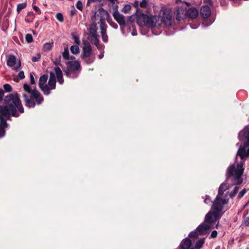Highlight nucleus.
I'll return each mask as SVG.
<instances>
[{
  "mask_svg": "<svg viewBox=\"0 0 249 249\" xmlns=\"http://www.w3.org/2000/svg\"><path fill=\"white\" fill-rule=\"evenodd\" d=\"M4 105H0V138L5 135V128L8 127L7 120L11 116L18 117L24 112L23 107L17 93H10L5 96Z\"/></svg>",
  "mask_w": 249,
  "mask_h": 249,
  "instance_id": "nucleus-1",
  "label": "nucleus"
},
{
  "mask_svg": "<svg viewBox=\"0 0 249 249\" xmlns=\"http://www.w3.org/2000/svg\"><path fill=\"white\" fill-rule=\"evenodd\" d=\"M236 145L239 146L236 156L240 157L241 161L237 164L236 166L233 164L227 168L226 180L231 178L233 184L237 185L241 184L243 181L242 178L244 171L243 165L245 163V160L249 157V146H246L244 143L240 142H238Z\"/></svg>",
  "mask_w": 249,
  "mask_h": 249,
  "instance_id": "nucleus-2",
  "label": "nucleus"
},
{
  "mask_svg": "<svg viewBox=\"0 0 249 249\" xmlns=\"http://www.w3.org/2000/svg\"><path fill=\"white\" fill-rule=\"evenodd\" d=\"M158 18L155 16H150L142 13L137 10L136 21L140 26H147L151 28L152 32L154 33V24L158 22Z\"/></svg>",
  "mask_w": 249,
  "mask_h": 249,
  "instance_id": "nucleus-3",
  "label": "nucleus"
},
{
  "mask_svg": "<svg viewBox=\"0 0 249 249\" xmlns=\"http://www.w3.org/2000/svg\"><path fill=\"white\" fill-rule=\"evenodd\" d=\"M23 98L25 106L28 108H34L36 106V103L39 105L44 101V98L39 91H34L33 94L29 95L23 94Z\"/></svg>",
  "mask_w": 249,
  "mask_h": 249,
  "instance_id": "nucleus-4",
  "label": "nucleus"
},
{
  "mask_svg": "<svg viewBox=\"0 0 249 249\" xmlns=\"http://www.w3.org/2000/svg\"><path fill=\"white\" fill-rule=\"evenodd\" d=\"M158 18V24H154V35L160 34L162 31V25L169 26L171 25L172 16L168 11H164L161 17L157 16Z\"/></svg>",
  "mask_w": 249,
  "mask_h": 249,
  "instance_id": "nucleus-5",
  "label": "nucleus"
},
{
  "mask_svg": "<svg viewBox=\"0 0 249 249\" xmlns=\"http://www.w3.org/2000/svg\"><path fill=\"white\" fill-rule=\"evenodd\" d=\"M67 67L65 73L68 77L72 78L78 77L81 70V65L78 61H70L67 63Z\"/></svg>",
  "mask_w": 249,
  "mask_h": 249,
  "instance_id": "nucleus-6",
  "label": "nucleus"
},
{
  "mask_svg": "<svg viewBox=\"0 0 249 249\" xmlns=\"http://www.w3.org/2000/svg\"><path fill=\"white\" fill-rule=\"evenodd\" d=\"M229 199L221 198L217 195L213 203L212 208L213 211L216 213L220 214V213L223 209V206L227 204Z\"/></svg>",
  "mask_w": 249,
  "mask_h": 249,
  "instance_id": "nucleus-7",
  "label": "nucleus"
},
{
  "mask_svg": "<svg viewBox=\"0 0 249 249\" xmlns=\"http://www.w3.org/2000/svg\"><path fill=\"white\" fill-rule=\"evenodd\" d=\"M240 143H244L246 146H249V125L245 126L241 130L238 135Z\"/></svg>",
  "mask_w": 249,
  "mask_h": 249,
  "instance_id": "nucleus-8",
  "label": "nucleus"
},
{
  "mask_svg": "<svg viewBox=\"0 0 249 249\" xmlns=\"http://www.w3.org/2000/svg\"><path fill=\"white\" fill-rule=\"evenodd\" d=\"M54 64L57 67L54 68V71L56 75V78L58 82L60 84H62L64 83V79L63 77L62 71L58 66H61V56L59 55L58 57L55 58L53 61Z\"/></svg>",
  "mask_w": 249,
  "mask_h": 249,
  "instance_id": "nucleus-9",
  "label": "nucleus"
},
{
  "mask_svg": "<svg viewBox=\"0 0 249 249\" xmlns=\"http://www.w3.org/2000/svg\"><path fill=\"white\" fill-rule=\"evenodd\" d=\"M221 215L218 213L216 214L213 212H209L205 216L204 223L211 225L212 228H213L214 225L220 219Z\"/></svg>",
  "mask_w": 249,
  "mask_h": 249,
  "instance_id": "nucleus-10",
  "label": "nucleus"
},
{
  "mask_svg": "<svg viewBox=\"0 0 249 249\" xmlns=\"http://www.w3.org/2000/svg\"><path fill=\"white\" fill-rule=\"evenodd\" d=\"M108 12L101 8L95 13L94 18L95 20H99L98 23L100 24L101 23L105 22V20L108 18Z\"/></svg>",
  "mask_w": 249,
  "mask_h": 249,
  "instance_id": "nucleus-11",
  "label": "nucleus"
},
{
  "mask_svg": "<svg viewBox=\"0 0 249 249\" xmlns=\"http://www.w3.org/2000/svg\"><path fill=\"white\" fill-rule=\"evenodd\" d=\"M48 79V75L44 74L41 75L39 80L38 86L41 90L43 92L45 95L48 96L49 95V91L48 88V85L47 81Z\"/></svg>",
  "mask_w": 249,
  "mask_h": 249,
  "instance_id": "nucleus-12",
  "label": "nucleus"
},
{
  "mask_svg": "<svg viewBox=\"0 0 249 249\" xmlns=\"http://www.w3.org/2000/svg\"><path fill=\"white\" fill-rule=\"evenodd\" d=\"M174 15L178 21H181L187 18L186 8L177 7L174 12Z\"/></svg>",
  "mask_w": 249,
  "mask_h": 249,
  "instance_id": "nucleus-13",
  "label": "nucleus"
},
{
  "mask_svg": "<svg viewBox=\"0 0 249 249\" xmlns=\"http://www.w3.org/2000/svg\"><path fill=\"white\" fill-rule=\"evenodd\" d=\"M83 43L84 46L82 48L81 58L88 57V56L92 55V48L90 43L88 41H85Z\"/></svg>",
  "mask_w": 249,
  "mask_h": 249,
  "instance_id": "nucleus-14",
  "label": "nucleus"
},
{
  "mask_svg": "<svg viewBox=\"0 0 249 249\" xmlns=\"http://www.w3.org/2000/svg\"><path fill=\"white\" fill-rule=\"evenodd\" d=\"M115 11L113 13V16L114 19L117 21L120 26H124L125 25V17L122 14H120L117 10H114Z\"/></svg>",
  "mask_w": 249,
  "mask_h": 249,
  "instance_id": "nucleus-15",
  "label": "nucleus"
},
{
  "mask_svg": "<svg viewBox=\"0 0 249 249\" xmlns=\"http://www.w3.org/2000/svg\"><path fill=\"white\" fill-rule=\"evenodd\" d=\"M48 88L49 91V94L51 93V90L54 89L56 88V78L53 72H51L50 73V77L48 81Z\"/></svg>",
  "mask_w": 249,
  "mask_h": 249,
  "instance_id": "nucleus-16",
  "label": "nucleus"
},
{
  "mask_svg": "<svg viewBox=\"0 0 249 249\" xmlns=\"http://www.w3.org/2000/svg\"><path fill=\"white\" fill-rule=\"evenodd\" d=\"M212 228L211 225L205 224V223L199 225L196 228V231L200 235L207 234L209 230Z\"/></svg>",
  "mask_w": 249,
  "mask_h": 249,
  "instance_id": "nucleus-17",
  "label": "nucleus"
},
{
  "mask_svg": "<svg viewBox=\"0 0 249 249\" xmlns=\"http://www.w3.org/2000/svg\"><path fill=\"white\" fill-rule=\"evenodd\" d=\"M100 28L103 41L104 42H107L108 41V36L107 34V25L105 22L101 23L100 25Z\"/></svg>",
  "mask_w": 249,
  "mask_h": 249,
  "instance_id": "nucleus-18",
  "label": "nucleus"
},
{
  "mask_svg": "<svg viewBox=\"0 0 249 249\" xmlns=\"http://www.w3.org/2000/svg\"><path fill=\"white\" fill-rule=\"evenodd\" d=\"M211 15V10L208 5L202 6L200 9V15L203 18H207Z\"/></svg>",
  "mask_w": 249,
  "mask_h": 249,
  "instance_id": "nucleus-19",
  "label": "nucleus"
},
{
  "mask_svg": "<svg viewBox=\"0 0 249 249\" xmlns=\"http://www.w3.org/2000/svg\"><path fill=\"white\" fill-rule=\"evenodd\" d=\"M187 18H189L192 19L196 18L198 15V12L195 8H191L186 9Z\"/></svg>",
  "mask_w": 249,
  "mask_h": 249,
  "instance_id": "nucleus-20",
  "label": "nucleus"
},
{
  "mask_svg": "<svg viewBox=\"0 0 249 249\" xmlns=\"http://www.w3.org/2000/svg\"><path fill=\"white\" fill-rule=\"evenodd\" d=\"M192 245L191 239L188 238H185L181 242L179 247L180 249H189Z\"/></svg>",
  "mask_w": 249,
  "mask_h": 249,
  "instance_id": "nucleus-21",
  "label": "nucleus"
},
{
  "mask_svg": "<svg viewBox=\"0 0 249 249\" xmlns=\"http://www.w3.org/2000/svg\"><path fill=\"white\" fill-rule=\"evenodd\" d=\"M98 35L90 36V41L92 44L95 45L98 50H101L102 46L99 44V40L98 39Z\"/></svg>",
  "mask_w": 249,
  "mask_h": 249,
  "instance_id": "nucleus-22",
  "label": "nucleus"
},
{
  "mask_svg": "<svg viewBox=\"0 0 249 249\" xmlns=\"http://www.w3.org/2000/svg\"><path fill=\"white\" fill-rule=\"evenodd\" d=\"M98 27L95 23H92L89 26V36L98 35Z\"/></svg>",
  "mask_w": 249,
  "mask_h": 249,
  "instance_id": "nucleus-23",
  "label": "nucleus"
},
{
  "mask_svg": "<svg viewBox=\"0 0 249 249\" xmlns=\"http://www.w3.org/2000/svg\"><path fill=\"white\" fill-rule=\"evenodd\" d=\"M23 89L25 92L28 93L29 95L33 94L34 91H38L36 87H32L27 84H24L23 85Z\"/></svg>",
  "mask_w": 249,
  "mask_h": 249,
  "instance_id": "nucleus-24",
  "label": "nucleus"
},
{
  "mask_svg": "<svg viewBox=\"0 0 249 249\" xmlns=\"http://www.w3.org/2000/svg\"><path fill=\"white\" fill-rule=\"evenodd\" d=\"M229 189V186L227 185L226 182L222 183L219 186L218 189V196H222L224 193Z\"/></svg>",
  "mask_w": 249,
  "mask_h": 249,
  "instance_id": "nucleus-25",
  "label": "nucleus"
},
{
  "mask_svg": "<svg viewBox=\"0 0 249 249\" xmlns=\"http://www.w3.org/2000/svg\"><path fill=\"white\" fill-rule=\"evenodd\" d=\"M16 62V57L13 55H9L7 61V65L9 67H13Z\"/></svg>",
  "mask_w": 249,
  "mask_h": 249,
  "instance_id": "nucleus-26",
  "label": "nucleus"
},
{
  "mask_svg": "<svg viewBox=\"0 0 249 249\" xmlns=\"http://www.w3.org/2000/svg\"><path fill=\"white\" fill-rule=\"evenodd\" d=\"M81 59L87 64H91L95 60V56L93 55H89L88 57H82Z\"/></svg>",
  "mask_w": 249,
  "mask_h": 249,
  "instance_id": "nucleus-27",
  "label": "nucleus"
},
{
  "mask_svg": "<svg viewBox=\"0 0 249 249\" xmlns=\"http://www.w3.org/2000/svg\"><path fill=\"white\" fill-rule=\"evenodd\" d=\"M205 238H201L198 240L196 243L195 248L196 249H199L201 248L204 243Z\"/></svg>",
  "mask_w": 249,
  "mask_h": 249,
  "instance_id": "nucleus-28",
  "label": "nucleus"
},
{
  "mask_svg": "<svg viewBox=\"0 0 249 249\" xmlns=\"http://www.w3.org/2000/svg\"><path fill=\"white\" fill-rule=\"evenodd\" d=\"M35 16L33 13L32 12H29L28 13V15L25 18V20L26 22H31L33 21V19H34Z\"/></svg>",
  "mask_w": 249,
  "mask_h": 249,
  "instance_id": "nucleus-29",
  "label": "nucleus"
},
{
  "mask_svg": "<svg viewBox=\"0 0 249 249\" xmlns=\"http://www.w3.org/2000/svg\"><path fill=\"white\" fill-rule=\"evenodd\" d=\"M70 50L73 54H78L80 52V49L77 45L71 46L70 48Z\"/></svg>",
  "mask_w": 249,
  "mask_h": 249,
  "instance_id": "nucleus-30",
  "label": "nucleus"
},
{
  "mask_svg": "<svg viewBox=\"0 0 249 249\" xmlns=\"http://www.w3.org/2000/svg\"><path fill=\"white\" fill-rule=\"evenodd\" d=\"M27 6V3L26 2L21 3L18 4L17 7V11L18 13H19L20 11L25 8Z\"/></svg>",
  "mask_w": 249,
  "mask_h": 249,
  "instance_id": "nucleus-31",
  "label": "nucleus"
},
{
  "mask_svg": "<svg viewBox=\"0 0 249 249\" xmlns=\"http://www.w3.org/2000/svg\"><path fill=\"white\" fill-rule=\"evenodd\" d=\"M53 43H46L43 45V49L44 51L47 52L52 49Z\"/></svg>",
  "mask_w": 249,
  "mask_h": 249,
  "instance_id": "nucleus-32",
  "label": "nucleus"
},
{
  "mask_svg": "<svg viewBox=\"0 0 249 249\" xmlns=\"http://www.w3.org/2000/svg\"><path fill=\"white\" fill-rule=\"evenodd\" d=\"M62 56L64 59L66 60L70 59L69 52L67 47L64 49V52L62 53Z\"/></svg>",
  "mask_w": 249,
  "mask_h": 249,
  "instance_id": "nucleus-33",
  "label": "nucleus"
},
{
  "mask_svg": "<svg viewBox=\"0 0 249 249\" xmlns=\"http://www.w3.org/2000/svg\"><path fill=\"white\" fill-rule=\"evenodd\" d=\"M239 189V187L236 186L233 191L230 194L229 196L231 198H233L234 196H235V195L238 192V190Z\"/></svg>",
  "mask_w": 249,
  "mask_h": 249,
  "instance_id": "nucleus-34",
  "label": "nucleus"
},
{
  "mask_svg": "<svg viewBox=\"0 0 249 249\" xmlns=\"http://www.w3.org/2000/svg\"><path fill=\"white\" fill-rule=\"evenodd\" d=\"M108 2H109L111 6L112 7V9L114 10H117L118 9V5L115 3V1L117 0H107Z\"/></svg>",
  "mask_w": 249,
  "mask_h": 249,
  "instance_id": "nucleus-35",
  "label": "nucleus"
},
{
  "mask_svg": "<svg viewBox=\"0 0 249 249\" xmlns=\"http://www.w3.org/2000/svg\"><path fill=\"white\" fill-rule=\"evenodd\" d=\"M131 9V6L130 4H126L122 9V12L127 14Z\"/></svg>",
  "mask_w": 249,
  "mask_h": 249,
  "instance_id": "nucleus-36",
  "label": "nucleus"
},
{
  "mask_svg": "<svg viewBox=\"0 0 249 249\" xmlns=\"http://www.w3.org/2000/svg\"><path fill=\"white\" fill-rule=\"evenodd\" d=\"M25 40L27 43H31L33 41L32 35L30 34H27L25 36Z\"/></svg>",
  "mask_w": 249,
  "mask_h": 249,
  "instance_id": "nucleus-37",
  "label": "nucleus"
},
{
  "mask_svg": "<svg viewBox=\"0 0 249 249\" xmlns=\"http://www.w3.org/2000/svg\"><path fill=\"white\" fill-rule=\"evenodd\" d=\"M72 38L74 40V42L76 45H79L80 44V40L79 37L76 36V35L72 34Z\"/></svg>",
  "mask_w": 249,
  "mask_h": 249,
  "instance_id": "nucleus-38",
  "label": "nucleus"
},
{
  "mask_svg": "<svg viewBox=\"0 0 249 249\" xmlns=\"http://www.w3.org/2000/svg\"><path fill=\"white\" fill-rule=\"evenodd\" d=\"M3 88L4 90L6 92H10L12 89V87L8 84H4L3 85Z\"/></svg>",
  "mask_w": 249,
  "mask_h": 249,
  "instance_id": "nucleus-39",
  "label": "nucleus"
},
{
  "mask_svg": "<svg viewBox=\"0 0 249 249\" xmlns=\"http://www.w3.org/2000/svg\"><path fill=\"white\" fill-rule=\"evenodd\" d=\"M56 19L60 22H62L64 21L63 15L60 13H58L56 15Z\"/></svg>",
  "mask_w": 249,
  "mask_h": 249,
  "instance_id": "nucleus-40",
  "label": "nucleus"
},
{
  "mask_svg": "<svg viewBox=\"0 0 249 249\" xmlns=\"http://www.w3.org/2000/svg\"><path fill=\"white\" fill-rule=\"evenodd\" d=\"M199 233H198V232L196 231V230L195 231H191L189 234V236L190 237H195V238H196L197 237V236H198Z\"/></svg>",
  "mask_w": 249,
  "mask_h": 249,
  "instance_id": "nucleus-41",
  "label": "nucleus"
},
{
  "mask_svg": "<svg viewBox=\"0 0 249 249\" xmlns=\"http://www.w3.org/2000/svg\"><path fill=\"white\" fill-rule=\"evenodd\" d=\"M76 7L78 10L82 11L83 10V3L82 1H81L80 0L78 1L76 3Z\"/></svg>",
  "mask_w": 249,
  "mask_h": 249,
  "instance_id": "nucleus-42",
  "label": "nucleus"
},
{
  "mask_svg": "<svg viewBox=\"0 0 249 249\" xmlns=\"http://www.w3.org/2000/svg\"><path fill=\"white\" fill-rule=\"evenodd\" d=\"M41 56L40 54H37L36 56H34L32 57V60L33 62H37L40 59Z\"/></svg>",
  "mask_w": 249,
  "mask_h": 249,
  "instance_id": "nucleus-43",
  "label": "nucleus"
},
{
  "mask_svg": "<svg viewBox=\"0 0 249 249\" xmlns=\"http://www.w3.org/2000/svg\"><path fill=\"white\" fill-rule=\"evenodd\" d=\"M247 192V190L245 188H244L241 191H240L238 195V198L239 199L241 198L245 193Z\"/></svg>",
  "mask_w": 249,
  "mask_h": 249,
  "instance_id": "nucleus-44",
  "label": "nucleus"
},
{
  "mask_svg": "<svg viewBox=\"0 0 249 249\" xmlns=\"http://www.w3.org/2000/svg\"><path fill=\"white\" fill-rule=\"evenodd\" d=\"M34 75H35V73L34 72H31L30 74V81H31V83L32 84H35V78H34Z\"/></svg>",
  "mask_w": 249,
  "mask_h": 249,
  "instance_id": "nucleus-45",
  "label": "nucleus"
},
{
  "mask_svg": "<svg viewBox=\"0 0 249 249\" xmlns=\"http://www.w3.org/2000/svg\"><path fill=\"white\" fill-rule=\"evenodd\" d=\"M140 5L142 8H145L147 5V2L146 0H142L140 3Z\"/></svg>",
  "mask_w": 249,
  "mask_h": 249,
  "instance_id": "nucleus-46",
  "label": "nucleus"
},
{
  "mask_svg": "<svg viewBox=\"0 0 249 249\" xmlns=\"http://www.w3.org/2000/svg\"><path fill=\"white\" fill-rule=\"evenodd\" d=\"M18 77L19 79H23L25 78L24 72L23 71H20L18 73Z\"/></svg>",
  "mask_w": 249,
  "mask_h": 249,
  "instance_id": "nucleus-47",
  "label": "nucleus"
},
{
  "mask_svg": "<svg viewBox=\"0 0 249 249\" xmlns=\"http://www.w3.org/2000/svg\"><path fill=\"white\" fill-rule=\"evenodd\" d=\"M217 236V232L216 231L214 230L213 231L210 235V238H215Z\"/></svg>",
  "mask_w": 249,
  "mask_h": 249,
  "instance_id": "nucleus-48",
  "label": "nucleus"
},
{
  "mask_svg": "<svg viewBox=\"0 0 249 249\" xmlns=\"http://www.w3.org/2000/svg\"><path fill=\"white\" fill-rule=\"evenodd\" d=\"M101 0H88L87 5L89 6L91 3L93 2H100Z\"/></svg>",
  "mask_w": 249,
  "mask_h": 249,
  "instance_id": "nucleus-49",
  "label": "nucleus"
},
{
  "mask_svg": "<svg viewBox=\"0 0 249 249\" xmlns=\"http://www.w3.org/2000/svg\"><path fill=\"white\" fill-rule=\"evenodd\" d=\"M4 91L2 89H0V103H1L3 100V98L4 94Z\"/></svg>",
  "mask_w": 249,
  "mask_h": 249,
  "instance_id": "nucleus-50",
  "label": "nucleus"
},
{
  "mask_svg": "<svg viewBox=\"0 0 249 249\" xmlns=\"http://www.w3.org/2000/svg\"><path fill=\"white\" fill-rule=\"evenodd\" d=\"M135 18H136V13L135 15H132L131 16L128 17V20L130 22H133Z\"/></svg>",
  "mask_w": 249,
  "mask_h": 249,
  "instance_id": "nucleus-51",
  "label": "nucleus"
},
{
  "mask_svg": "<svg viewBox=\"0 0 249 249\" xmlns=\"http://www.w3.org/2000/svg\"><path fill=\"white\" fill-rule=\"evenodd\" d=\"M204 202L206 204H209L211 202V199H210L209 196L206 195L205 198L204 199Z\"/></svg>",
  "mask_w": 249,
  "mask_h": 249,
  "instance_id": "nucleus-52",
  "label": "nucleus"
},
{
  "mask_svg": "<svg viewBox=\"0 0 249 249\" xmlns=\"http://www.w3.org/2000/svg\"><path fill=\"white\" fill-rule=\"evenodd\" d=\"M110 25L114 28V29H117L118 28L117 24L113 22H111L110 23Z\"/></svg>",
  "mask_w": 249,
  "mask_h": 249,
  "instance_id": "nucleus-53",
  "label": "nucleus"
},
{
  "mask_svg": "<svg viewBox=\"0 0 249 249\" xmlns=\"http://www.w3.org/2000/svg\"><path fill=\"white\" fill-rule=\"evenodd\" d=\"M33 9L36 12H37L38 13L40 14V9L37 6H33Z\"/></svg>",
  "mask_w": 249,
  "mask_h": 249,
  "instance_id": "nucleus-54",
  "label": "nucleus"
},
{
  "mask_svg": "<svg viewBox=\"0 0 249 249\" xmlns=\"http://www.w3.org/2000/svg\"><path fill=\"white\" fill-rule=\"evenodd\" d=\"M76 12L77 11L74 8L73 9H72L71 11V16L72 17L76 13Z\"/></svg>",
  "mask_w": 249,
  "mask_h": 249,
  "instance_id": "nucleus-55",
  "label": "nucleus"
},
{
  "mask_svg": "<svg viewBox=\"0 0 249 249\" xmlns=\"http://www.w3.org/2000/svg\"><path fill=\"white\" fill-rule=\"evenodd\" d=\"M244 223L246 226H249V217L245 219Z\"/></svg>",
  "mask_w": 249,
  "mask_h": 249,
  "instance_id": "nucleus-56",
  "label": "nucleus"
},
{
  "mask_svg": "<svg viewBox=\"0 0 249 249\" xmlns=\"http://www.w3.org/2000/svg\"><path fill=\"white\" fill-rule=\"evenodd\" d=\"M204 1L210 5H213V3L212 0H204Z\"/></svg>",
  "mask_w": 249,
  "mask_h": 249,
  "instance_id": "nucleus-57",
  "label": "nucleus"
},
{
  "mask_svg": "<svg viewBox=\"0 0 249 249\" xmlns=\"http://www.w3.org/2000/svg\"><path fill=\"white\" fill-rule=\"evenodd\" d=\"M20 66H21V63L19 61V63H18V64L17 65V66H16V67L15 68V70L16 71H18V70L20 68Z\"/></svg>",
  "mask_w": 249,
  "mask_h": 249,
  "instance_id": "nucleus-58",
  "label": "nucleus"
},
{
  "mask_svg": "<svg viewBox=\"0 0 249 249\" xmlns=\"http://www.w3.org/2000/svg\"><path fill=\"white\" fill-rule=\"evenodd\" d=\"M132 35L133 36H136L137 35V31L136 30H134L133 31V32L132 33Z\"/></svg>",
  "mask_w": 249,
  "mask_h": 249,
  "instance_id": "nucleus-59",
  "label": "nucleus"
},
{
  "mask_svg": "<svg viewBox=\"0 0 249 249\" xmlns=\"http://www.w3.org/2000/svg\"><path fill=\"white\" fill-rule=\"evenodd\" d=\"M98 57L99 59H102L104 57V54L103 53H100Z\"/></svg>",
  "mask_w": 249,
  "mask_h": 249,
  "instance_id": "nucleus-60",
  "label": "nucleus"
},
{
  "mask_svg": "<svg viewBox=\"0 0 249 249\" xmlns=\"http://www.w3.org/2000/svg\"><path fill=\"white\" fill-rule=\"evenodd\" d=\"M75 57L74 56H71L70 57V59L73 60L74 59H75Z\"/></svg>",
  "mask_w": 249,
  "mask_h": 249,
  "instance_id": "nucleus-61",
  "label": "nucleus"
},
{
  "mask_svg": "<svg viewBox=\"0 0 249 249\" xmlns=\"http://www.w3.org/2000/svg\"><path fill=\"white\" fill-rule=\"evenodd\" d=\"M38 25H39L38 22H36L35 23V27H36V28L37 27H38Z\"/></svg>",
  "mask_w": 249,
  "mask_h": 249,
  "instance_id": "nucleus-62",
  "label": "nucleus"
},
{
  "mask_svg": "<svg viewBox=\"0 0 249 249\" xmlns=\"http://www.w3.org/2000/svg\"><path fill=\"white\" fill-rule=\"evenodd\" d=\"M135 3H137V5L138 4V1H136Z\"/></svg>",
  "mask_w": 249,
  "mask_h": 249,
  "instance_id": "nucleus-63",
  "label": "nucleus"
},
{
  "mask_svg": "<svg viewBox=\"0 0 249 249\" xmlns=\"http://www.w3.org/2000/svg\"><path fill=\"white\" fill-rule=\"evenodd\" d=\"M33 33L34 34H35V32L34 31H33Z\"/></svg>",
  "mask_w": 249,
  "mask_h": 249,
  "instance_id": "nucleus-64",
  "label": "nucleus"
}]
</instances>
